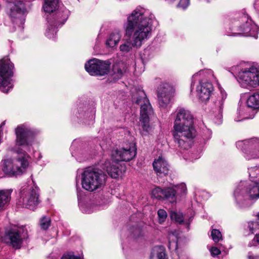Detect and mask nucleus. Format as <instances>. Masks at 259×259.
I'll return each instance as SVG.
<instances>
[{"instance_id": "nucleus-5", "label": "nucleus", "mask_w": 259, "mask_h": 259, "mask_svg": "<svg viewBox=\"0 0 259 259\" xmlns=\"http://www.w3.org/2000/svg\"><path fill=\"white\" fill-rule=\"evenodd\" d=\"M14 64L8 57L0 60V90L5 93L13 87L11 77L14 75Z\"/></svg>"}, {"instance_id": "nucleus-6", "label": "nucleus", "mask_w": 259, "mask_h": 259, "mask_svg": "<svg viewBox=\"0 0 259 259\" xmlns=\"http://www.w3.org/2000/svg\"><path fill=\"white\" fill-rule=\"evenodd\" d=\"M234 196L237 202L243 200L259 197V183L248 185L246 182H241L234 192Z\"/></svg>"}, {"instance_id": "nucleus-12", "label": "nucleus", "mask_w": 259, "mask_h": 259, "mask_svg": "<svg viewBox=\"0 0 259 259\" xmlns=\"http://www.w3.org/2000/svg\"><path fill=\"white\" fill-rule=\"evenodd\" d=\"M136 155V149L134 145L119 149L113 150L111 152V158L113 161H128L132 160Z\"/></svg>"}, {"instance_id": "nucleus-1", "label": "nucleus", "mask_w": 259, "mask_h": 259, "mask_svg": "<svg viewBox=\"0 0 259 259\" xmlns=\"http://www.w3.org/2000/svg\"><path fill=\"white\" fill-rule=\"evenodd\" d=\"M153 18V15L147 17L145 10L142 8H137L132 12L124 24V35L128 38L121 41L119 47L121 52L127 53L133 48H140L151 37Z\"/></svg>"}, {"instance_id": "nucleus-37", "label": "nucleus", "mask_w": 259, "mask_h": 259, "mask_svg": "<svg viewBox=\"0 0 259 259\" xmlns=\"http://www.w3.org/2000/svg\"><path fill=\"white\" fill-rule=\"evenodd\" d=\"M61 259H82L79 255H75L73 252L64 254Z\"/></svg>"}, {"instance_id": "nucleus-42", "label": "nucleus", "mask_w": 259, "mask_h": 259, "mask_svg": "<svg viewBox=\"0 0 259 259\" xmlns=\"http://www.w3.org/2000/svg\"><path fill=\"white\" fill-rule=\"evenodd\" d=\"M204 72V70H201L199 72H197V73H195V74H194V75L193 76V77H195V76H197L198 75L203 73Z\"/></svg>"}, {"instance_id": "nucleus-18", "label": "nucleus", "mask_w": 259, "mask_h": 259, "mask_svg": "<svg viewBox=\"0 0 259 259\" xmlns=\"http://www.w3.org/2000/svg\"><path fill=\"white\" fill-rule=\"evenodd\" d=\"M154 170L159 176L166 175L169 171V166L166 160L161 157H159L153 163Z\"/></svg>"}, {"instance_id": "nucleus-24", "label": "nucleus", "mask_w": 259, "mask_h": 259, "mask_svg": "<svg viewBox=\"0 0 259 259\" xmlns=\"http://www.w3.org/2000/svg\"><path fill=\"white\" fill-rule=\"evenodd\" d=\"M11 191L9 190L0 191V211L5 205L10 201Z\"/></svg>"}, {"instance_id": "nucleus-28", "label": "nucleus", "mask_w": 259, "mask_h": 259, "mask_svg": "<svg viewBox=\"0 0 259 259\" xmlns=\"http://www.w3.org/2000/svg\"><path fill=\"white\" fill-rule=\"evenodd\" d=\"M170 215L171 220H175L180 224L183 222L184 218L182 212L171 210L170 212Z\"/></svg>"}, {"instance_id": "nucleus-35", "label": "nucleus", "mask_w": 259, "mask_h": 259, "mask_svg": "<svg viewBox=\"0 0 259 259\" xmlns=\"http://www.w3.org/2000/svg\"><path fill=\"white\" fill-rule=\"evenodd\" d=\"M155 249L157 252V259H167L165 252V249L163 247H156Z\"/></svg>"}, {"instance_id": "nucleus-8", "label": "nucleus", "mask_w": 259, "mask_h": 259, "mask_svg": "<svg viewBox=\"0 0 259 259\" xmlns=\"http://www.w3.org/2000/svg\"><path fill=\"white\" fill-rule=\"evenodd\" d=\"M239 82L244 88H255L259 85V68L254 66L241 69L238 74Z\"/></svg>"}, {"instance_id": "nucleus-31", "label": "nucleus", "mask_w": 259, "mask_h": 259, "mask_svg": "<svg viewBox=\"0 0 259 259\" xmlns=\"http://www.w3.org/2000/svg\"><path fill=\"white\" fill-rule=\"evenodd\" d=\"M247 228L250 234H254L257 229H259V214L257 215L256 222H250L248 223Z\"/></svg>"}, {"instance_id": "nucleus-40", "label": "nucleus", "mask_w": 259, "mask_h": 259, "mask_svg": "<svg viewBox=\"0 0 259 259\" xmlns=\"http://www.w3.org/2000/svg\"><path fill=\"white\" fill-rule=\"evenodd\" d=\"M210 252L211 253V255L212 256H217V255L221 254V252L220 250L216 247H212L210 249Z\"/></svg>"}, {"instance_id": "nucleus-34", "label": "nucleus", "mask_w": 259, "mask_h": 259, "mask_svg": "<svg viewBox=\"0 0 259 259\" xmlns=\"http://www.w3.org/2000/svg\"><path fill=\"white\" fill-rule=\"evenodd\" d=\"M211 236L212 240L215 242H218L222 239V235L221 232L217 229H213L211 231Z\"/></svg>"}, {"instance_id": "nucleus-23", "label": "nucleus", "mask_w": 259, "mask_h": 259, "mask_svg": "<svg viewBox=\"0 0 259 259\" xmlns=\"http://www.w3.org/2000/svg\"><path fill=\"white\" fill-rule=\"evenodd\" d=\"M247 104L248 107L254 109L259 108V92L251 95L247 101Z\"/></svg>"}, {"instance_id": "nucleus-29", "label": "nucleus", "mask_w": 259, "mask_h": 259, "mask_svg": "<svg viewBox=\"0 0 259 259\" xmlns=\"http://www.w3.org/2000/svg\"><path fill=\"white\" fill-rule=\"evenodd\" d=\"M251 23L248 21H246L245 24L242 26H240L239 28L240 32L239 33L243 34L245 36L249 35V33L251 31Z\"/></svg>"}, {"instance_id": "nucleus-4", "label": "nucleus", "mask_w": 259, "mask_h": 259, "mask_svg": "<svg viewBox=\"0 0 259 259\" xmlns=\"http://www.w3.org/2000/svg\"><path fill=\"white\" fill-rule=\"evenodd\" d=\"M132 99L134 102L141 106L140 121L143 131L149 132L151 131L149 124V117L153 114V111L149 100L144 91L140 90L133 95Z\"/></svg>"}, {"instance_id": "nucleus-2", "label": "nucleus", "mask_w": 259, "mask_h": 259, "mask_svg": "<svg viewBox=\"0 0 259 259\" xmlns=\"http://www.w3.org/2000/svg\"><path fill=\"white\" fill-rule=\"evenodd\" d=\"M195 134L193 117L190 111L184 108H178L173 131L176 144L181 150H188L192 145Z\"/></svg>"}, {"instance_id": "nucleus-44", "label": "nucleus", "mask_w": 259, "mask_h": 259, "mask_svg": "<svg viewBox=\"0 0 259 259\" xmlns=\"http://www.w3.org/2000/svg\"><path fill=\"white\" fill-rule=\"evenodd\" d=\"M181 186L182 188H185V186L184 185H182Z\"/></svg>"}, {"instance_id": "nucleus-43", "label": "nucleus", "mask_w": 259, "mask_h": 259, "mask_svg": "<svg viewBox=\"0 0 259 259\" xmlns=\"http://www.w3.org/2000/svg\"><path fill=\"white\" fill-rule=\"evenodd\" d=\"M256 240L259 243V234L258 235H256Z\"/></svg>"}, {"instance_id": "nucleus-21", "label": "nucleus", "mask_w": 259, "mask_h": 259, "mask_svg": "<svg viewBox=\"0 0 259 259\" xmlns=\"http://www.w3.org/2000/svg\"><path fill=\"white\" fill-rule=\"evenodd\" d=\"M59 0H45L43 6L44 11L51 13L56 11L59 7Z\"/></svg>"}, {"instance_id": "nucleus-14", "label": "nucleus", "mask_w": 259, "mask_h": 259, "mask_svg": "<svg viewBox=\"0 0 259 259\" xmlns=\"http://www.w3.org/2000/svg\"><path fill=\"white\" fill-rule=\"evenodd\" d=\"M8 7L10 10L9 15L12 19H12V21L16 23L18 22L21 23H23L21 17L25 10V7L23 2L17 1L15 3H10Z\"/></svg>"}, {"instance_id": "nucleus-13", "label": "nucleus", "mask_w": 259, "mask_h": 259, "mask_svg": "<svg viewBox=\"0 0 259 259\" xmlns=\"http://www.w3.org/2000/svg\"><path fill=\"white\" fill-rule=\"evenodd\" d=\"M175 90L168 83H164L160 85L158 91V100L159 106L165 108L171 102Z\"/></svg>"}, {"instance_id": "nucleus-20", "label": "nucleus", "mask_w": 259, "mask_h": 259, "mask_svg": "<svg viewBox=\"0 0 259 259\" xmlns=\"http://www.w3.org/2000/svg\"><path fill=\"white\" fill-rule=\"evenodd\" d=\"M69 11L65 8H61L58 10L55 14V21L54 22L56 25L63 24L68 18Z\"/></svg>"}, {"instance_id": "nucleus-25", "label": "nucleus", "mask_w": 259, "mask_h": 259, "mask_svg": "<svg viewBox=\"0 0 259 259\" xmlns=\"http://www.w3.org/2000/svg\"><path fill=\"white\" fill-rule=\"evenodd\" d=\"M120 37L119 33L111 34L106 41L107 46L111 48L114 47L119 42Z\"/></svg>"}, {"instance_id": "nucleus-17", "label": "nucleus", "mask_w": 259, "mask_h": 259, "mask_svg": "<svg viewBox=\"0 0 259 259\" xmlns=\"http://www.w3.org/2000/svg\"><path fill=\"white\" fill-rule=\"evenodd\" d=\"M115 162V164L111 163L109 160H106L103 164L104 168L112 178H117L122 174V171L124 170V167L119 165L117 162Z\"/></svg>"}, {"instance_id": "nucleus-41", "label": "nucleus", "mask_w": 259, "mask_h": 259, "mask_svg": "<svg viewBox=\"0 0 259 259\" xmlns=\"http://www.w3.org/2000/svg\"><path fill=\"white\" fill-rule=\"evenodd\" d=\"M249 259H259V256H254L252 254H249L248 256Z\"/></svg>"}, {"instance_id": "nucleus-26", "label": "nucleus", "mask_w": 259, "mask_h": 259, "mask_svg": "<svg viewBox=\"0 0 259 259\" xmlns=\"http://www.w3.org/2000/svg\"><path fill=\"white\" fill-rule=\"evenodd\" d=\"M49 25L46 30V35L49 38H53L56 34L57 30L56 26L57 25H56L53 21H49Z\"/></svg>"}, {"instance_id": "nucleus-22", "label": "nucleus", "mask_w": 259, "mask_h": 259, "mask_svg": "<svg viewBox=\"0 0 259 259\" xmlns=\"http://www.w3.org/2000/svg\"><path fill=\"white\" fill-rule=\"evenodd\" d=\"M163 199L172 203L176 201V190L173 187H167L164 189Z\"/></svg>"}, {"instance_id": "nucleus-32", "label": "nucleus", "mask_w": 259, "mask_h": 259, "mask_svg": "<svg viewBox=\"0 0 259 259\" xmlns=\"http://www.w3.org/2000/svg\"><path fill=\"white\" fill-rule=\"evenodd\" d=\"M51 219L50 218L44 217H42L40 222V226L42 229L46 230L50 226Z\"/></svg>"}, {"instance_id": "nucleus-45", "label": "nucleus", "mask_w": 259, "mask_h": 259, "mask_svg": "<svg viewBox=\"0 0 259 259\" xmlns=\"http://www.w3.org/2000/svg\"><path fill=\"white\" fill-rule=\"evenodd\" d=\"M137 232H140V229H138L136 230Z\"/></svg>"}, {"instance_id": "nucleus-33", "label": "nucleus", "mask_w": 259, "mask_h": 259, "mask_svg": "<svg viewBox=\"0 0 259 259\" xmlns=\"http://www.w3.org/2000/svg\"><path fill=\"white\" fill-rule=\"evenodd\" d=\"M113 78L118 79L121 78L123 75V71L121 68H119L118 65H115L113 67Z\"/></svg>"}, {"instance_id": "nucleus-10", "label": "nucleus", "mask_w": 259, "mask_h": 259, "mask_svg": "<svg viewBox=\"0 0 259 259\" xmlns=\"http://www.w3.org/2000/svg\"><path fill=\"white\" fill-rule=\"evenodd\" d=\"M110 65L108 61H103L94 59L89 61L85 64L84 68L91 75L103 76L109 72Z\"/></svg>"}, {"instance_id": "nucleus-15", "label": "nucleus", "mask_w": 259, "mask_h": 259, "mask_svg": "<svg viewBox=\"0 0 259 259\" xmlns=\"http://www.w3.org/2000/svg\"><path fill=\"white\" fill-rule=\"evenodd\" d=\"M22 229H12L10 230L5 236L6 241L13 247L16 249H19L22 244L23 238L21 235Z\"/></svg>"}, {"instance_id": "nucleus-39", "label": "nucleus", "mask_w": 259, "mask_h": 259, "mask_svg": "<svg viewBox=\"0 0 259 259\" xmlns=\"http://www.w3.org/2000/svg\"><path fill=\"white\" fill-rule=\"evenodd\" d=\"M221 99L220 100H218L220 110L222 108L224 102L227 97V94L225 92L221 91Z\"/></svg>"}, {"instance_id": "nucleus-38", "label": "nucleus", "mask_w": 259, "mask_h": 259, "mask_svg": "<svg viewBox=\"0 0 259 259\" xmlns=\"http://www.w3.org/2000/svg\"><path fill=\"white\" fill-rule=\"evenodd\" d=\"M189 0H180L178 5V7L182 8V9H185L189 5Z\"/></svg>"}, {"instance_id": "nucleus-9", "label": "nucleus", "mask_w": 259, "mask_h": 259, "mask_svg": "<svg viewBox=\"0 0 259 259\" xmlns=\"http://www.w3.org/2000/svg\"><path fill=\"white\" fill-rule=\"evenodd\" d=\"M38 192L36 188H24L21 191L19 203L30 209H33L39 202Z\"/></svg>"}, {"instance_id": "nucleus-27", "label": "nucleus", "mask_w": 259, "mask_h": 259, "mask_svg": "<svg viewBox=\"0 0 259 259\" xmlns=\"http://www.w3.org/2000/svg\"><path fill=\"white\" fill-rule=\"evenodd\" d=\"M248 172L252 181H255V179L259 180V166L251 167L248 169Z\"/></svg>"}, {"instance_id": "nucleus-19", "label": "nucleus", "mask_w": 259, "mask_h": 259, "mask_svg": "<svg viewBox=\"0 0 259 259\" xmlns=\"http://www.w3.org/2000/svg\"><path fill=\"white\" fill-rule=\"evenodd\" d=\"M242 145L249 146H254L255 147H257V149H255L254 151L252 152L251 151H249L248 153H246L247 158H255L259 156V145L256 140L254 139H248L241 141H238L237 143V145L238 146H241Z\"/></svg>"}, {"instance_id": "nucleus-16", "label": "nucleus", "mask_w": 259, "mask_h": 259, "mask_svg": "<svg viewBox=\"0 0 259 259\" xmlns=\"http://www.w3.org/2000/svg\"><path fill=\"white\" fill-rule=\"evenodd\" d=\"M213 91V85L209 82H200L196 89L197 96L202 101L208 100Z\"/></svg>"}, {"instance_id": "nucleus-7", "label": "nucleus", "mask_w": 259, "mask_h": 259, "mask_svg": "<svg viewBox=\"0 0 259 259\" xmlns=\"http://www.w3.org/2000/svg\"><path fill=\"white\" fill-rule=\"evenodd\" d=\"M28 162L26 155H20L18 158L7 159L4 162V171L10 176L22 174L28 166Z\"/></svg>"}, {"instance_id": "nucleus-30", "label": "nucleus", "mask_w": 259, "mask_h": 259, "mask_svg": "<svg viewBox=\"0 0 259 259\" xmlns=\"http://www.w3.org/2000/svg\"><path fill=\"white\" fill-rule=\"evenodd\" d=\"M164 189H162L159 187H157L152 190L151 192L152 196L157 199H163Z\"/></svg>"}, {"instance_id": "nucleus-3", "label": "nucleus", "mask_w": 259, "mask_h": 259, "mask_svg": "<svg viewBox=\"0 0 259 259\" xmlns=\"http://www.w3.org/2000/svg\"><path fill=\"white\" fill-rule=\"evenodd\" d=\"M107 176L101 169L89 167L81 175L82 188L90 192L102 189L106 184Z\"/></svg>"}, {"instance_id": "nucleus-36", "label": "nucleus", "mask_w": 259, "mask_h": 259, "mask_svg": "<svg viewBox=\"0 0 259 259\" xmlns=\"http://www.w3.org/2000/svg\"><path fill=\"white\" fill-rule=\"evenodd\" d=\"M157 214L159 218V223L160 224L163 223L167 217L166 212L164 209H160L158 210Z\"/></svg>"}, {"instance_id": "nucleus-11", "label": "nucleus", "mask_w": 259, "mask_h": 259, "mask_svg": "<svg viewBox=\"0 0 259 259\" xmlns=\"http://www.w3.org/2000/svg\"><path fill=\"white\" fill-rule=\"evenodd\" d=\"M16 144L20 146H29L33 140L34 133L25 124H21L15 130Z\"/></svg>"}]
</instances>
